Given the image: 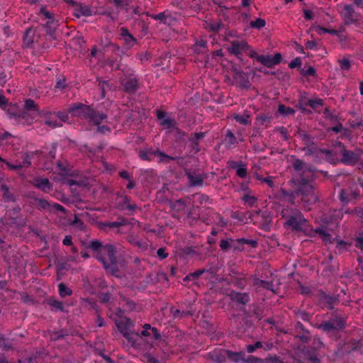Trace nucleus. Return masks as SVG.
I'll list each match as a JSON object with an SVG mask.
<instances>
[{
	"instance_id": "obj_7",
	"label": "nucleus",
	"mask_w": 363,
	"mask_h": 363,
	"mask_svg": "<svg viewBox=\"0 0 363 363\" xmlns=\"http://www.w3.org/2000/svg\"><path fill=\"white\" fill-rule=\"evenodd\" d=\"M340 15L347 25L352 24L359 20V16L351 4H346L340 11Z\"/></svg>"
},
{
	"instance_id": "obj_51",
	"label": "nucleus",
	"mask_w": 363,
	"mask_h": 363,
	"mask_svg": "<svg viewBox=\"0 0 363 363\" xmlns=\"http://www.w3.org/2000/svg\"><path fill=\"white\" fill-rule=\"evenodd\" d=\"M56 113L57 116V119L59 120V121L61 122L62 124V122L67 121V120L69 118L68 113L59 111V112H57Z\"/></svg>"
},
{
	"instance_id": "obj_62",
	"label": "nucleus",
	"mask_w": 363,
	"mask_h": 363,
	"mask_svg": "<svg viewBox=\"0 0 363 363\" xmlns=\"http://www.w3.org/2000/svg\"><path fill=\"white\" fill-rule=\"evenodd\" d=\"M262 182H265L271 188H273L274 186V183L272 177H264L262 179Z\"/></svg>"
},
{
	"instance_id": "obj_15",
	"label": "nucleus",
	"mask_w": 363,
	"mask_h": 363,
	"mask_svg": "<svg viewBox=\"0 0 363 363\" xmlns=\"http://www.w3.org/2000/svg\"><path fill=\"white\" fill-rule=\"evenodd\" d=\"M10 118L13 121V123L20 125H30L33 121V118L30 114L26 111H23L18 115L11 116Z\"/></svg>"
},
{
	"instance_id": "obj_30",
	"label": "nucleus",
	"mask_w": 363,
	"mask_h": 363,
	"mask_svg": "<svg viewBox=\"0 0 363 363\" xmlns=\"http://www.w3.org/2000/svg\"><path fill=\"white\" fill-rule=\"evenodd\" d=\"M230 167L232 168L236 169V174L239 177H240V178L246 177L247 168H246V166L243 163L233 162V164L230 165Z\"/></svg>"
},
{
	"instance_id": "obj_25",
	"label": "nucleus",
	"mask_w": 363,
	"mask_h": 363,
	"mask_svg": "<svg viewBox=\"0 0 363 363\" xmlns=\"http://www.w3.org/2000/svg\"><path fill=\"white\" fill-rule=\"evenodd\" d=\"M172 208L176 212L181 213L182 215H184L189 212V209L185 202L180 199L174 201L172 203Z\"/></svg>"
},
{
	"instance_id": "obj_19",
	"label": "nucleus",
	"mask_w": 363,
	"mask_h": 363,
	"mask_svg": "<svg viewBox=\"0 0 363 363\" xmlns=\"http://www.w3.org/2000/svg\"><path fill=\"white\" fill-rule=\"evenodd\" d=\"M157 116L161 125L164 126L167 128H172L174 126V121L169 117H166L165 112L157 111Z\"/></svg>"
},
{
	"instance_id": "obj_16",
	"label": "nucleus",
	"mask_w": 363,
	"mask_h": 363,
	"mask_svg": "<svg viewBox=\"0 0 363 363\" xmlns=\"http://www.w3.org/2000/svg\"><path fill=\"white\" fill-rule=\"evenodd\" d=\"M33 185L43 192H49L52 189V185L48 178L35 177L32 182Z\"/></svg>"
},
{
	"instance_id": "obj_50",
	"label": "nucleus",
	"mask_w": 363,
	"mask_h": 363,
	"mask_svg": "<svg viewBox=\"0 0 363 363\" xmlns=\"http://www.w3.org/2000/svg\"><path fill=\"white\" fill-rule=\"evenodd\" d=\"M302 62H301V60L300 57H296L295 59L292 60L289 64V67L291 68V69H294V68H296V67H301Z\"/></svg>"
},
{
	"instance_id": "obj_37",
	"label": "nucleus",
	"mask_w": 363,
	"mask_h": 363,
	"mask_svg": "<svg viewBox=\"0 0 363 363\" xmlns=\"http://www.w3.org/2000/svg\"><path fill=\"white\" fill-rule=\"evenodd\" d=\"M343 216V212L341 209H334L330 212V221L334 223L339 222Z\"/></svg>"
},
{
	"instance_id": "obj_41",
	"label": "nucleus",
	"mask_w": 363,
	"mask_h": 363,
	"mask_svg": "<svg viewBox=\"0 0 363 363\" xmlns=\"http://www.w3.org/2000/svg\"><path fill=\"white\" fill-rule=\"evenodd\" d=\"M242 199L243 201L250 207L252 206L257 201V199L255 196L250 194H244Z\"/></svg>"
},
{
	"instance_id": "obj_23",
	"label": "nucleus",
	"mask_w": 363,
	"mask_h": 363,
	"mask_svg": "<svg viewBox=\"0 0 363 363\" xmlns=\"http://www.w3.org/2000/svg\"><path fill=\"white\" fill-rule=\"evenodd\" d=\"M225 350H214L210 353L211 360L215 363H225Z\"/></svg>"
},
{
	"instance_id": "obj_28",
	"label": "nucleus",
	"mask_w": 363,
	"mask_h": 363,
	"mask_svg": "<svg viewBox=\"0 0 363 363\" xmlns=\"http://www.w3.org/2000/svg\"><path fill=\"white\" fill-rule=\"evenodd\" d=\"M224 352H225L229 359L234 362L238 363L244 360L245 353L243 352H232L226 350Z\"/></svg>"
},
{
	"instance_id": "obj_5",
	"label": "nucleus",
	"mask_w": 363,
	"mask_h": 363,
	"mask_svg": "<svg viewBox=\"0 0 363 363\" xmlns=\"http://www.w3.org/2000/svg\"><path fill=\"white\" fill-rule=\"evenodd\" d=\"M306 222V219L302 213L298 210H295L288 216L285 224L294 230H301Z\"/></svg>"
},
{
	"instance_id": "obj_56",
	"label": "nucleus",
	"mask_w": 363,
	"mask_h": 363,
	"mask_svg": "<svg viewBox=\"0 0 363 363\" xmlns=\"http://www.w3.org/2000/svg\"><path fill=\"white\" fill-rule=\"evenodd\" d=\"M171 313L174 318H182L184 314V312H181L179 309H174L173 308H171Z\"/></svg>"
},
{
	"instance_id": "obj_14",
	"label": "nucleus",
	"mask_w": 363,
	"mask_h": 363,
	"mask_svg": "<svg viewBox=\"0 0 363 363\" xmlns=\"http://www.w3.org/2000/svg\"><path fill=\"white\" fill-rule=\"evenodd\" d=\"M90 111L88 112L86 120L92 123L94 125H99L107 118V115L103 112H99L92 107H90Z\"/></svg>"
},
{
	"instance_id": "obj_49",
	"label": "nucleus",
	"mask_w": 363,
	"mask_h": 363,
	"mask_svg": "<svg viewBox=\"0 0 363 363\" xmlns=\"http://www.w3.org/2000/svg\"><path fill=\"white\" fill-rule=\"evenodd\" d=\"M124 204H126V208L130 211H134L138 208L136 204H130V199L128 196H125L122 198Z\"/></svg>"
},
{
	"instance_id": "obj_39",
	"label": "nucleus",
	"mask_w": 363,
	"mask_h": 363,
	"mask_svg": "<svg viewBox=\"0 0 363 363\" xmlns=\"http://www.w3.org/2000/svg\"><path fill=\"white\" fill-rule=\"evenodd\" d=\"M234 119L242 125H247L250 123V115L249 114H243V115H235L233 116Z\"/></svg>"
},
{
	"instance_id": "obj_60",
	"label": "nucleus",
	"mask_w": 363,
	"mask_h": 363,
	"mask_svg": "<svg viewBox=\"0 0 363 363\" xmlns=\"http://www.w3.org/2000/svg\"><path fill=\"white\" fill-rule=\"evenodd\" d=\"M51 209H55L57 211H60L64 213L66 212L65 208L62 205L57 203H52Z\"/></svg>"
},
{
	"instance_id": "obj_59",
	"label": "nucleus",
	"mask_w": 363,
	"mask_h": 363,
	"mask_svg": "<svg viewBox=\"0 0 363 363\" xmlns=\"http://www.w3.org/2000/svg\"><path fill=\"white\" fill-rule=\"evenodd\" d=\"M97 126V132L105 134L111 131V129L108 126L103 125H96Z\"/></svg>"
},
{
	"instance_id": "obj_31",
	"label": "nucleus",
	"mask_w": 363,
	"mask_h": 363,
	"mask_svg": "<svg viewBox=\"0 0 363 363\" xmlns=\"http://www.w3.org/2000/svg\"><path fill=\"white\" fill-rule=\"evenodd\" d=\"M122 84L125 91L128 93H133L137 89L138 80L135 78L131 79L127 82H123Z\"/></svg>"
},
{
	"instance_id": "obj_6",
	"label": "nucleus",
	"mask_w": 363,
	"mask_h": 363,
	"mask_svg": "<svg viewBox=\"0 0 363 363\" xmlns=\"http://www.w3.org/2000/svg\"><path fill=\"white\" fill-rule=\"evenodd\" d=\"M39 116L42 118V122L50 128L61 127L62 124L57 119L56 112H51L49 110H42L39 112Z\"/></svg>"
},
{
	"instance_id": "obj_43",
	"label": "nucleus",
	"mask_w": 363,
	"mask_h": 363,
	"mask_svg": "<svg viewBox=\"0 0 363 363\" xmlns=\"http://www.w3.org/2000/svg\"><path fill=\"white\" fill-rule=\"evenodd\" d=\"M278 111L279 113L288 116L294 113V110L290 107H286L283 104H280L278 107Z\"/></svg>"
},
{
	"instance_id": "obj_46",
	"label": "nucleus",
	"mask_w": 363,
	"mask_h": 363,
	"mask_svg": "<svg viewBox=\"0 0 363 363\" xmlns=\"http://www.w3.org/2000/svg\"><path fill=\"white\" fill-rule=\"evenodd\" d=\"M49 305L52 307L55 310L60 311H64V306L61 301L57 300H50Z\"/></svg>"
},
{
	"instance_id": "obj_57",
	"label": "nucleus",
	"mask_w": 363,
	"mask_h": 363,
	"mask_svg": "<svg viewBox=\"0 0 363 363\" xmlns=\"http://www.w3.org/2000/svg\"><path fill=\"white\" fill-rule=\"evenodd\" d=\"M340 66L342 69H349L350 67V61L347 59H343L340 61Z\"/></svg>"
},
{
	"instance_id": "obj_29",
	"label": "nucleus",
	"mask_w": 363,
	"mask_h": 363,
	"mask_svg": "<svg viewBox=\"0 0 363 363\" xmlns=\"http://www.w3.org/2000/svg\"><path fill=\"white\" fill-rule=\"evenodd\" d=\"M253 285L257 287H262L272 291H274L272 281H267L259 278H254Z\"/></svg>"
},
{
	"instance_id": "obj_54",
	"label": "nucleus",
	"mask_w": 363,
	"mask_h": 363,
	"mask_svg": "<svg viewBox=\"0 0 363 363\" xmlns=\"http://www.w3.org/2000/svg\"><path fill=\"white\" fill-rule=\"evenodd\" d=\"M205 136V133H203V132H200V133H195L194 135H193V138H191L190 139V140L194 143H196V141L203 138Z\"/></svg>"
},
{
	"instance_id": "obj_63",
	"label": "nucleus",
	"mask_w": 363,
	"mask_h": 363,
	"mask_svg": "<svg viewBox=\"0 0 363 363\" xmlns=\"http://www.w3.org/2000/svg\"><path fill=\"white\" fill-rule=\"evenodd\" d=\"M62 243L67 246L72 245V237L69 235H66L62 240Z\"/></svg>"
},
{
	"instance_id": "obj_40",
	"label": "nucleus",
	"mask_w": 363,
	"mask_h": 363,
	"mask_svg": "<svg viewBox=\"0 0 363 363\" xmlns=\"http://www.w3.org/2000/svg\"><path fill=\"white\" fill-rule=\"evenodd\" d=\"M58 290L61 297L70 296L72 294V291L69 288L67 287L66 285L63 283L59 284Z\"/></svg>"
},
{
	"instance_id": "obj_47",
	"label": "nucleus",
	"mask_w": 363,
	"mask_h": 363,
	"mask_svg": "<svg viewBox=\"0 0 363 363\" xmlns=\"http://www.w3.org/2000/svg\"><path fill=\"white\" fill-rule=\"evenodd\" d=\"M266 23L264 19L257 18L255 21L250 22V26L256 28H262L265 26Z\"/></svg>"
},
{
	"instance_id": "obj_48",
	"label": "nucleus",
	"mask_w": 363,
	"mask_h": 363,
	"mask_svg": "<svg viewBox=\"0 0 363 363\" xmlns=\"http://www.w3.org/2000/svg\"><path fill=\"white\" fill-rule=\"evenodd\" d=\"M144 360L147 363H161L160 360L150 353L143 354Z\"/></svg>"
},
{
	"instance_id": "obj_4",
	"label": "nucleus",
	"mask_w": 363,
	"mask_h": 363,
	"mask_svg": "<svg viewBox=\"0 0 363 363\" xmlns=\"http://www.w3.org/2000/svg\"><path fill=\"white\" fill-rule=\"evenodd\" d=\"M345 325V320L342 318L335 317L323 323L322 324L319 325L318 328L322 329L324 332L330 333L342 329Z\"/></svg>"
},
{
	"instance_id": "obj_55",
	"label": "nucleus",
	"mask_w": 363,
	"mask_h": 363,
	"mask_svg": "<svg viewBox=\"0 0 363 363\" xmlns=\"http://www.w3.org/2000/svg\"><path fill=\"white\" fill-rule=\"evenodd\" d=\"M355 246L361 250H363V233L359 235L355 239Z\"/></svg>"
},
{
	"instance_id": "obj_20",
	"label": "nucleus",
	"mask_w": 363,
	"mask_h": 363,
	"mask_svg": "<svg viewBox=\"0 0 363 363\" xmlns=\"http://www.w3.org/2000/svg\"><path fill=\"white\" fill-rule=\"evenodd\" d=\"M143 330L141 331L140 334L143 337H148L150 335V333L149 330H151L153 337L155 340H160L161 338V334L160 331L155 327H152L151 325L146 323L143 326Z\"/></svg>"
},
{
	"instance_id": "obj_32",
	"label": "nucleus",
	"mask_w": 363,
	"mask_h": 363,
	"mask_svg": "<svg viewBox=\"0 0 363 363\" xmlns=\"http://www.w3.org/2000/svg\"><path fill=\"white\" fill-rule=\"evenodd\" d=\"M293 167L294 169L300 174H304L306 170L312 171L311 169H308L306 164L299 159H296L293 162Z\"/></svg>"
},
{
	"instance_id": "obj_18",
	"label": "nucleus",
	"mask_w": 363,
	"mask_h": 363,
	"mask_svg": "<svg viewBox=\"0 0 363 363\" xmlns=\"http://www.w3.org/2000/svg\"><path fill=\"white\" fill-rule=\"evenodd\" d=\"M157 156L160 158V162H164L167 159H170V157L162 152L160 151H152V152H141L140 157L144 160H151V155Z\"/></svg>"
},
{
	"instance_id": "obj_13",
	"label": "nucleus",
	"mask_w": 363,
	"mask_h": 363,
	"mask_svg": "<svg viewBox=\"0 0 363 363\" xmlns=\"http://www.w3.org/2000/svg\"><path fill=\"white\" fill-rule=\"evenodd\" d=\"M186 174L189 179V184L191 186H201L203 181L207 178L205 174H199L195 172L186 171Z\"/></svg>"
},
{
	"instance_id": "obj_64",
	"label": "nucleus",
	"mask_w": 363,
	"mask_h": 363,
	"mask_svg": "<svg viewBox=\"0 0 363 363\" xmlns=\"http://www.w3.org/2000/svg\"><path fill=\"white\" fill-rule=\"evenodd\" d=\"M110 67L111 69L118 70L121 69V65L118 61H110L108 62Z\"/></svg>"
},
{
	"instance_id": "obj_24",
	"label": "nucleus",
	"mask_w": 363,
	"mask_h": 363,
	"mask_svg": "<svg viewBox=\"0 0 363 363\" xmlns=\"http://www.w3.org/2000/svg\"><path fill=\"white\" fill-rule=\"evenodd\" d=\"M359 193L354 191L351 194H348L345 190L342 189L339 194V199L342 203H348L357 199L359 196Z\"/></svg>"
},
{
	"instance_id": "obj_27",
	"label": "nucleus",
	"mask_w": 363,
	"mask_h": 363,
	"mask_svg": "<svg viewBox=\"0 0 363 363\" xmlns=\"http://www.w3.org/2000/svg\"><path fill=\"white\" fill-rule=\"evenodd\" d=\"M121 35L123 37L125 44L128 47H132L135 43V39L133 36L129 33L128 30L125 28H121Z\"/></svg>"
},
{
	"instance_id": "obj_53",
	"label": "nucleus",
	"mask_w": 363,
	"mask_h": 363,
	"mask_svg": "<svg viewBox=\"0 0 363 363\" xmlns=\"http://www.w3.org/2000/svg\"><path fill=\"white\" fill-rule=\"evenodd\" d=\"M323 298L325 302L328 304V308H333V303L335 302L336 299L334 297L329 296H324Z\"/></svg>"
},
{
	"instance_id": "obj_35",
	"label": "nucleus",
	"mask_w": 363,
	"mask_h": 363,
	"mask_svg": "<svg viewBox=\"0 0 363 363\" xmlns=\"http://www.w3.org/2000/svg\"><path fill=\"white\" fill-rule=\"evenodd\" d=\"M24 110L26 111H36L38 114L40 111L37 106V104L35 103V101L31 99H27L25 101L24 105H23Z\"/></svg>"
},
{
	"instance_id": "obj_61",
	"label": "nucleus",
	"mask_w": 363,
	"mask_h": 363,
	"mask_svg": "<svg viewBox=\"0 0 363 363\" xmlns=\"http://www.w3.org/2000/svg\"><path fill=\"white\" fill-rule=\"evenodd\" d=\"M220 247L222 250L226 251L230 247V243L227 240H222L220 243Z\"/></svg>"
},
{
	"instance_id": "obj_36",
	"label": "nucleus",
	"mask_w": 363,
	"mask_h": 363,
	"mask_svg": "<svg viewBox=\"0 0 363 363\" xmlns=\"http://www.w3.org/2000/svg\"><path fill=\"white\" fill-rule=\"evenodd\" d=\"M127 224V220L124 218H119L117 221L104 223L101 224L102 227H108L111 228H118Z\"/></svg>"
},
{
	"instance_id": "obj_1",
	"label": "nucleus",
	"mask_w": 363,
	"mask_h": 363,
	"mask_svg": "<svg viewBox=\"0 0 363 363\" xmlns=\"http://www.w3.org/2000/svg\"><path fill=\"white\" fill-rule=\"evenodd\" d=\"M90 248L96 252V258L103 264L104 268L111 272L116 269V247L113 245H104L100 241L94 240L90 242Z\"/></svg>"
},
{
	"instance_id": "obj_38",
	"label": "nucleus",
	"mask_w": 363,
	"mask_h": 363,
	"mask_svg": "<svg viewBox=\"0 0 363 363\" xmlns=\"http://www.w3.org/2000/svg\"><path fill=\"white\" fill-rule=\"evenodd\" d=\"M6 164L9 167V168L11 169H19L23 167H29L31 164V162L28 158H26L24 160V161L22 162V164H13L9 162H6Z\"/></svg>"
},
{
	"instance_id": "obj_45",
	"label": "nucleus",
	"mask_w": 363,
	"mask_h": 363,
	"mask_svg": "<svg viewBox=\"0 0 363 363\" xmlns=\"http://www.w3.org/2000/svg\"><path fill=\"white\" fill-rule=\"evenodd\" d=\"M225 140L230 145L238 143V140H236L233 133L230 130H228L226 132Z\"/></svg>"
},
{
	"instance_id": "obj_9",
	"label": "nucleus",
	"mask_w": 363,
	"mask_h": 363,
	"mask_svg": "<svg viewBox=\"0 0 363 363\" xmlns=\"http://www.w3.org/2000/svg\"><path fill=\"white\" fill-rule=\"evenodd\" d=\"M90 106L85 105L82 103H77L69 107L68 111L72 116L79 117L86 120L88 112L90 111Z\"/></svg>"
},
{
	"instance_id": "obj_3",
	"label": "nucleus",
	"mask_w": 363,
	"mask_h": 363,
	"mask_svg": "<svg viewBox=\"0 0 363 363\" xmlns=\"http://www.w3.org/2000/svg\"><path fill=\"white\" fill-rule=\"evenodd\" d=\"M315 232L321 236L325 245H335V253H342L348 250L351 247V243L345 242L342 240L337 239L336 238H332L330 235L327 233V230L324 227L317 228L315 229Z\"/></svg>"
},
{
	"instance_id": "obj_34",
	"label": "nucleus",
	"mask_w": 363,
	"mask_h": 363,
	"mask_svg": "<svg viewBox=\"0 0 363 363\" xmlns=\"http://www.w3.org/2000/svg\"><path fill=\"white\" fill-rule=\"evenodd\" d=\"M207 50V42L204 40H201L196 43L194 45V51L199 54L204 53Z\"/></svg>"
},
{
	"instance_id": "obj_2",
	"label": "nucleus",
	"mask_w": 363,
	"mask_h": 363,
	"mask_svg": "<svg viewBox=\"0 0 363 363\" xmlns=\"http://www.w3.org/2000/svg\"><path fill=\"white\" fill-rule=\"evenodd\" d=\"M298 191L302 195V201L304 208L307 210L311 209V205L315 203L318 200V196L315 191L313 184L305 179H301L299 184Z\"/></svg>"
},
{
	"instance_id": "obj_26",
	"label": "nucleus",
	"mask_w": 363,
	"mask_h": 363,
	"mask_svg": "<svg viewBox=\"0 0 363 363\" xmlns=\"http://www.w3.org/2000/svg\"><path fill=\"white\" fill-rule=\"evenodd\" d=\"M230 296L233 301L242 305L250 301L249 295L247 293H233Z\"/></svg>"
},
{
	"instance_id": "obj_12",
	"label": "nucleus",
	"mask_w": 363,
	"mask_h": 363,
	"mask_svg": "<svg viewBox=\"0 0 363 363\" xmlns=\"http://www.w3.org/2000/svg\"><path fill=\"white\" fill-rule=\"evenodd\" d=\"M281 55L280 53L277 52L274 56L270 55H261L258 57V62H259L262 65L267 67H272L281 62Z\"/></svg>"
},
{
	"instance_id": "obj_10",
	"label": "nucleus",
	"mask_w": 363,
	"mask_h": 363,
	"mask_svg": "<svg viewBox=\"0 0 363 363\" xmlns=\"http://www.w3.org/2000/svg\"><path fill=\"white\" fill-rule=\"evenodd\" d=\"M249 46L245 40H233L230 43V46L228 48V51L231 53L240 57V56L248 50Z\"/></svg>"
},
{
	"instance_id": "obj_44",
	"label": "nucleus",
	"mask_w": 363,
	"mask_h": 363,
	"mask_svg": "<svg viewBox=\"0 0 363 363\" xmlns=\"http://www.w3.org/2000/svg\"><path fill=\"white\" fill-rule=\"evenodd\" d=\"M79 14H77V16H90L92 15V11H91V8L87 6H80L79 8Z\"/></svg>"
},
{
	"instance_id": "obj_58",
	"label": "nucleus",
	"mask_w": 363,
	"mask_h": 363,
	"mask_svg": "<svg viewBox=\"0 0 363 363\" xmlns=\"http://www.w3.org/2000/svg\"><path fill=\"white\" fill-rule=\"evenodd\" d=\"M157 255L161 259H165L168 257V253H167L165 252V249L162 247L157 250Z\"/></svg>"
},
{
	"instance_id": "obj_52",
	"label": "nucleus",
	"mask_w": 363,
	"mask_h": 363,
	"mask_svg": "<svg viewBox=\"0 0 363 363\" xmlns=\"http://www.w3.org/2000/svg\"><path fill=\"white\" fill-rule=\"evenodd\" d=\"M308 105L312 108H316L323 105V100L320 99H311L308 101Z\"/></svg>"
},
{
	"instance_id": "obj_8",
	"label": "nucleus",
	"mask_w": 363,
	"mask_h": 363,
	"mask_svg": "<svg viewBox=\"0 0 363 363\" xmlns=\"http://www.w3.org/2000/svg\"><path fill=\"white\" fill-rule=\"evenodd\" d=\"M115 323L123 335L129 339L131 335V330L134 327V323L128 318H120L115 320Z\"/></svg>"
},
{
	"instance_id": "obj_21",
	"label": "nucleus",
	"mask_w": 363,
	"mask_h": 363,
	"mask_svg": "<svg viewBox=\"0 0 363 363\" xmlns=\"http://www.w3.org/2000/svg\"><path fill=\"white\" fill-rule=\"evenodd\" d=\"M40 13H43L45 16V17L48 19V21L47 23V28L49 29V34L51 35L52 33V30H54L57 26V23L53 19V15L52 13L46 11L43 8L40 9Z\"/></svg>"
},
{
	"instance_id": "obj_33",
	"label": "nucleus",
	"mask_w": 363,
	"mask_h": 363,
	"mask_svg": "<svg viewBox=\"0 0 363 363\" xmlns=\"http://www.w3.org/2000/svg\"><path fill=\"white\" fill-rule=\"evenodd\" d=\"M0 192L2 194V196L6 201H14L13 196L9 192V189L4 183L0 182Z\"/></svg>"
},
{
	"instance_id": "obj_11",
	"label": "nucleus",
	"mask_w": 363,
	"mask_h": 363,
	"mask_svg": "<svg viewBox=\"0 0 363 363\" xmlns=\"http://www.w3.org/2000/svg\"><path fill=\"white\" fill-rule=\"evenodd\" d=\"M338 145L340 146H342L343 147L342 150V162L345 164H355L359 158V153L345 149L344 146L340 142L338 143Z\"/></svg>"
},
{
	"instance_id": "obj_42",
	"label": "nucleus",
	"mask_w": 363,
	"mask_h": 363,
	"mask_svg": "<svg viewBox=\"0 0 363 363\" xmlns=\"http://www.w3.org/2000/svg\"><path fill=\"white\" fill-rule=\"evenodd\" d=\"M37 204L39 208L43 210H51L52 203H49L48 201L41 199H36Z\"/></svg>"
},
{
	"instance_id": "obj_17",
	"label": "nucleus",
	"mask_w": 363,
	"mask_h": 363,
	"mask_svg": "<svg viewBox=\"0 0 363 363\" xmlns=\"http://www.w3.org/2000/svg\"><path fill=\"white\" fill-rule=\"evenodd\" d=\"M234 78L242 88L248 89L250 86L248 75L244 72L235 70Z\"/></svg>"
},
{
	"instance_id": "obj_22",
	"label": "nucleus",
	"mask_w": 363,
	"mask_h": 363,
	"mask_svg": "<svg viewBox=\"0 0 363 363\" xmlns=\"http://www.w3.org/2000/svg\"><path fill=\"white\" fill-rule=\"evenodd\" d=\"M272 122V117L267 115L261 114L257 116L255 125L260 128H266Z\"/></svg>"
}]
</instances>
